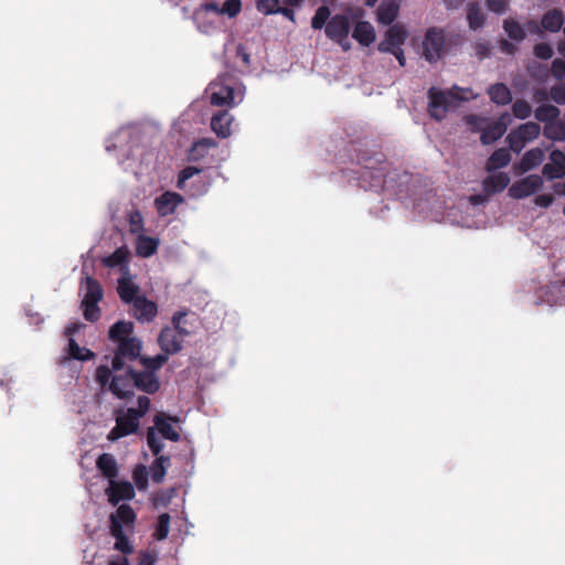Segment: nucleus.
Masks as SVG:
<instances>
[{
    "instance_id": "obj_31",
    "label": "nucleus",
    "mask_w": 565,
    "mask_h": 565,
    "mask_svg": "<svg viewBox=\"0 0 565 565\" xmlns=\"http://www.w3.org/2000/svg\"><path fill=\"white\" fill-rule=\"evenodd\" d=\"M564 23L562 10L553 9L543 14L541 24L548 32H557Z\"/></svg>"
},
{
    "instance_id": "obj_44",
    "label": "nucleus",
    "mask_w": 565,
    "mask_h": 565,
    "mask_svg": "<svg viewBox=\"0 0 565 565\" xmlns=\"http://www.w3.org/2000/svg\"><path fill=\"white\" fill-rule=\"evenodd\" d=\"M330 14V9L327 6L319 7L311 19V28L315 30H321L323 26L326 28L331 18Z\"/></svg>"
},
{
    "instance_id": "obj_32",
    "label": "nucleus",
    "mask_w": 565,
    "mask_h": 565,
    "mask_svg": "<svg viewBox=\"0 0 565 565\" xmlns=\"http://www.w3.org/2000/svg\"><path fill=\"white\" fill-rule=\"evenodd\" d=\"M543 160L544 151L540 148H533L523 154L519 163L520 170L522 172H527L541 164Z\"/></svg>"
},
{
    "instance_id": "obj_49",
    "label": "nucleus",
    "mask_w": 565,
    "mask_h": 565,
    "mask_svg": "<svg viewBox=\"0 0 565 565\" xmlns=\"http://www.w3.org/2000/svg\"><path fill=\"white\" fill-rule=\"evenodd\" d=\"M544 135L548 139L562 141L565 139V128L561 122L546 124Z\"/></svg>"
},
{
    "instance_id": "obj_56",
    "label": "nucleus",
    "mask_w": 565,
    "mask_h": 565,
    "mask_svg": "<svg viewBox=\"0 0 565 565\" xmlns=\"http://www.w3.org/2000/svg\"><path fill=\"white\" fill-rule=\"evenodd\" d=\"M113 367H108L106 365H99L96 369V380L102 385L105 386L107 383H110L114 374H113Z\"/></svg>"
},
{
    "instance_id": "obj_13",
    "label": "nucleus",
    "mask_w": 565,
    "mask_h": 565,
    "mask_svg": "<svg viewBox=\"0 0 565 565\" xmlns=\"http://www.w3.org/2000/svg\"><path fill=\"white\" fill-rule=\"evenodd\" d=\"M108 501L111 505H117L122 500H131L135 497V489L128 481H109V487L106 489Z\"/></svg>"
},
{
    "instance_id": "obj_20",
    "label": "nucleus",
    "mask_w": 565,
    "mask_h": 565,
    "mask_svg": "<svg viewBox=\"0 0 565 565\" xmlns=\"http://www.w3.org/2000/svg\"><path fill=\"white\" fill-rule=\"evenodd\" d=\"M509 183L510 178L505 172H497L484 178L482 188L487 195H493L502 192Z\"/></svg>"
},
{
    "instance_id": "obj_62",
    "label": "nucleus",
    "mask_w": 565,
    "mask_h": 565,
    "mask_svg": "<svg viewBox=\"0 0 565 565\" xmlns=\"http://www.w3.org/2000/svg\"><path fill=\"white\" fill-rule=\"evenodd\" d=\"M535 204L542 207H548L553 201L554 198L552 194H540L535 198Z\"/></svg>"
},
{
    "instance_id": "obj_46",
    "label": "nucleus",
    "mask_w": 565,
    "mask_h": 565,
    "mask_svg": "<svg viewBox=\"0 0 565 565\" xmlns=\"http://www.w3.org/2000/svg\"><path fill=\"white\" fill-rule=\"evenodd\" d=\"M505 141L508 142L509 148L516 153H520L529 142L525 137L519 132L518 129L511 130V132L507 136Z\"/></svg>"
},
{
    "instance_id": "obj_45",
    "label": "nucleus",
    "mask_w": 565,
    "mask_h": 565,
    "mask_svg": "<svg viewBox=\"0 0 565 565\" xmlns=\"http://www.w3.org/2000/svg\"><path fill=\"white\" fill-rule=\"evenodd\" d=\"M505 141L508 142L509 148L516 153H520L529 142L525 137L519 132L518 129L511 130V132L507 136Z\"/></svg>"
},
{
    "instance_id": "obj_22",
    "label": "nucleus",
    "mask_w": 565,
    "mask_h": 565,
    "mask_svg": "<svg viewBox=\"0 0 565 565\" xmlns=\"http://www.w3.org/2000/svg\"><path fill=\"white\" fill-rule=\"evenodd\" d=\"M487 94L492 103L498 106H505L512 102V93L503 83H495L488 87Z\"/></svg>"
},
{
    "instance_id": "obj_3",
    "label": "nucleus",
    "mask_w": 565,
    "mask_h": 565,
    "mask_svg": "<svg viewBox=\"0 0 565 565\" xmlns=\"http://www.w3.org/2000/svg\"><path fill=\"white\" fill-rule=\"evenodd\" d=\"M461 92L463 89L457 85L449 90L430 87L427 93L429 116L438 121L443 120L450 108H455L459 102L467 99L460 95Z\"/></svg>"
},
{
    "instance_id": "obj_43",
    "label": "nucleus",
    "mask_w": 565,
    "mask_h": 565,
    "mask_svg": "<svg viewBox=\"0 0 565 565\" xmlns=\"http://www.w3.org/2000/svg\"><path fill=\"white\" fill-rule=\"evenodd\" d=\"M170 521L171 518L168 513H161L158 516V521L153 533V537L157 541H163L164 539H167L170 530Z\"/></svg>"
},
{
    "instance_id": "obj_37",
    "label": "nucleus",
    "mask_w": 565,
    "mask_h": 565,
    "mask_svg": "<svg viewBox=\"0 0 565 565\" xmlns=\"http://www.w3.org/2000/svg\"><path fill=\"white\" fill-rule=\"evenodd\" d=\"M103 298L102 285L93 277L85 279V295L82 301L99 302Z\"/></svg>"
},
{
    "instance_id": "obj_18",
    "label": "nucleus",
    "mask_w": 565,
    "mask_h": 565,
    "mask_svg": "<svg viewBox=\"0 0 565 565\" xmlns=\"http://www.w3.org/2000/svg\"><path fill=\"white\" fill-rule=\"evenodd\" d=\"M170 422H179L178 417L167 416L164 413H159L153 417L154 429L162 435L163 438L171 441H179L180 434L172 427Z\"/></svg>"
},
{
    "instance_id": "obj_57",
    "label": "nucleus",
    "mask_w": 565,
    "mask_h": 565,
    "mask_svg": "<svg viewBox=\"0 0 565 565\" xmlns=\"http://www.w3.org/2000/svg\"><path fill=\"white\" fill-rule=\"evenodd\" d=\"M467 125H469L472 131H481L484 128L488 119L478 115H468L465 117Z\"/></svg>"
},
{
    "instance_id": "obj_51",
    "label": "nucleus",
    "mask_w": 565,
    "mask_h": 565,
    "mask_svg": "<svg viewBox=\"0 0 565 565\" xmlns=\"http://www.w3.org/2000/svg\"><path fill=\"white\" fill-rule=\"evenodd\" d=\"M84 318L89 322H95L100 318L98 302L82 301Z\"/></svg>"
},
{
    "instance_id": "obj_34",
    "label": "nucleus",
    "mask_w": 565,
    "mask_h": 565,
    "mask_svg": "<svg viewBox=\"0 0 565 565\" xmlns=\"http://www.w3.org/2000/svg\"><path fill=\"white\" fill-rule=\"evenodd\" d=\"M158 245L157 238L139 235L136 242V254L143 258L150 257L157 252Z\"/></svg>"
},
{
    "instance_id": "obj_15",
    "label": "nucleus",
    "mask_w": 565,
    "mask_h": 565,
    "mask_svg": "<svg viewBox=\"0 0 565 565\" xmlns=\"http://www.w3.org/2000/svg\"><path fill=\"white\" fill-rule=\"evenodd\" d=\"M134 385L135 388L146 394H154L160 388V381L153 372L136 371L134 369Z\"/></svg>"
},
{
    "instance_id": "obj_30",
    "label": "nucleus",
    "mask_w": 565,
    "mask_h": 565,
    "mask_svg": "<svg viewBox=\"0 0 565 565\" xmlns=\"http://www.w3.org/2000/svg\"><path fill=\"white\" fill-rule=\"evenodd\" d=\"M511 161V154L508 149H497L487 160L486 170L488 172L507 167Z\"/></svg>"
},
{
    "instance_id": "obj_24",
    "label": "nucleus",
    "mask_w": 565,
    "mask_h": 565,
    "mask_svg": "<svg viewBox=\"0 0 565 565\" xmlns=\"http://www.w3.org/2000/svg\"><path fill=\"white\" fill-rule=\"evenodd\" d=\"M352 38L362 46L371 45L375 40L373 25L367 21H359L352 31Z\"/></svg>"
},
{
    "instance_id": "obj_36",
    "label": "nucleus",
    "mask_w": 565,
    "mask_h": 565,
    "mask_svg": "<svg viewBox=\"0 0 565 565\" xmlns=\"http://www.w3.org/2000/svg\"><path fill=\"white\" fill-rule=\"evenodd\" d=\"M170 465V457L158 456L150 465L149 473L154 483H161L164 479L167 467Z\"/></svg>"
},
{
    "instance_id": "obj_39",
    "label": "nucleus",
    "mask_w": 565,
    "mask_h": 565,
    "mask_svg": "<svg viewBox=\"0 0 565 565\" xmlns=\"http://www.w3.org/2000/svg\"><path fill=\"white\" fill-rule=\"evenodd\" d=\"M561 111L559 109L550 104H543L539 106L535 111L534 116L539 121L551 124L554 122V120L559 116Z\"/></svg>"
},
{
    "instance_id": "obj_64",
    "label": "nucleus",
    "mask_w": 565,
    "mask_h": 565,
    "mask_svg": "<svg viewBox=\"0 0 565 565\" xmlns=\"http://www.w3.org/2000/svg\"><path fill=\"white\" fill-rule=\"evenodd\" d=\"M533 99L536 103H544L548 99V93L545 89L539 88L534 92Z\"/></svg>"
},
{
    "instance_id": "obj_26",
    "label": "nucleus",
    "mask_w": 565,
    "mask_h": 565,
    "mask_svg": "<svg viewBox=\"0 0 565 565\" xmlns=\"http://www.w3.org/2000/svg\"><path fill=\"white\" fill-rule=\"evenodd\" d=\"M109 532L115 539L114 548L116 551L121 552L125 555H129L134 552V546L120 524L114 522V526H109Z\"/></svg>"
},
{
    "instance_id": "obj_19",
    "label": "nucleus",
    "mask_w": 565,
    "mask_h": 565,
    "mask_svg": "<svg viewBox=\"0 0 565 565\" xmlns=\"http://www.w3.org/2000/svg\"><path fill=\"white\" fill-rule=\"evenodd\" d=\"M233 116L227 110H220L211 118V129L220 138H227L231 135Z\"/></svg>"
},
{
    "instance_id": "obj_35",
    "label": "nucleus",
    "mask_w": 565,
    "mask_h": 565,
    "mask_svg": "<svg viewBox=\"0 0 565 565\" xmlns=\"http://www.w3.org/2000/svg\"><path fill=\"white\" fill-rule=\"evenodd\" d=\"M467 21L471 30H479L483 28L486 17L478 2H471L467 7Z\"/></svg>"
},
{
    "instance_id": "obj_59",
    "label": "nucleus",
    "mask_w": 565,
    "mask_h": 565,
    "mask_svg": "<svg viewBox=\"0 0 565 565\" xmlns=\"http://www.w3.org/2000/svg\"><path fill=\"white\" fill-rule=\"evenodd\" d=\"M552 74L555 78L562 79L565 77V61L555 58L551 66Z\"/></svg>"
},
{
    "instance_id": "obj_40",
    "label": "nucleus",
    "mask_w": 565,
    "mask_h": 565,
    "mask_svg": "<svg viewBox=\"0 0 565 565\" xmlns=\"http://www.w3.org/2000/svg\"><path fill=\"white\" fill-rule=\"evenodd\" d=\"M168 355L166 353L157 354L156 356H140L139 363L145 367L146 372L156 373L160 370L163 364L168 361Z\"/></svg>"
},
{
    "instance_id": "obj_28",
    "label": "nucleus",
    "mask_w": 565,
    "mask_h": 565,
    "mask_svg": "<svg viewBox=\"0 0 565 565\" xmlns=\"http://www.w3.org/2000/svg\"><path fill=\"white\" fill-rule=\"evenodd\" d=\"M118 295L124 302L132 303L138 295L139 288L136 284H134L130 278L122 277L118 279L117 287Z\"/></svg>"
},
{
    "instance_id": "obj_29",
    "label": "nucleus",
    "mask_w": 565,
    "mask_h": 565,
    "mask_svg": "<svg viewBox=\"0 0 565 565\" xmlns=\"http://www.w3.org/2000/svg\"><path fill=\"white\" fill-rule=\"evenodd\" d=\"M135 521H136V513H135L134 509L130 505L124 503L117 508L115 513L110 514V518H109L110 525L109 526H114V522L117 524H120L121 526H122V524L131 525L135 523Z\"/></svg>"
},
{
    "instance_id": "obj_47",
    "label": "nucleus",
    "mask_w": 565,
    "mask_h": 565,
    "mask_svg": "<svg viewBox=\"0 0 565 565\" xmlns=\"http://www.w3.org/2000/svg\"><path fill=\"white\" fill-rule=\"evenodd\" d=\"M519 132L525 137V139L530 142L535 140L541 132V127L539 124L533 121H527L525 124L520 125L518 128Z\"/></svg>"
},
{
    "instance_id": "obj_54",
    "label": "nucleus",
    "mask_w": 565,
    "mask_h": 565,
    "mask_svg": "<svg viewBox=\"0 0 565 565\" xmlns=\"http://www.w3.org/2000/svg\"><path fill=\"white\" fill-rule=\"evenodd\" d=\"M147 444L154 456H158L163 448V444L157 437L153 427H149L147 430Z\"/></svg>"
},
{
    "instance_id": "obj_9",
    "label": "nucleus",
    "mask_w": 565,
    "mask_h": 565,
    "mask_svg": "<svg viewBox=\"0 0 565 565\" xmlns=\"http://www.w3.org/2000/svg\"><path fill=\"white\" fill-rule=\"evenodd\" d=\"M108 390L119 399H129L131 398L134 393V369L131 366H127V370L124 374H118L115 372Z\"/></svg>"
},
{
    "instance_id": "obj_55",
    "label": "nucleus",
    "mask_w": 565,
    "mask_h": 565,
    "mask_svg": "<svg viewBox=\"0 0 565 565\" xmlns=\"http://www.w3.org/2000/svg\"><path fill=\"white\" fill-rule=\"evenodd\" d=\"M201 172V169L196 168V167H193V166H188L185 167L184 169H182L180 172H179V175H178V188L179 189H183L184 188V183L185 181H188L189 179H191L194 174H198Z\"/></svg>"
},
{
    "instance_id": "obj_52",
    "label": "nucleus",
    "mask_w": 565,
    "mask_h": 565,
    "mask_svg": "<svg viewBox=\"0 0 565 565\" xmlns=\"http://www.w3.org/2000/svg\"><path fill=\"white\" fill-rule=\"evenodd\" d=\"M242 10L241 0H226L221 6L220 15H227L228 18L236 17Z\"/></svg>"
},
{
    "instance_id": "obj_48",
    "label": "nucleus",
    "mask_w": 565,
    "mask_h": 565,
    "mask_svg": "<svg viewBox=\"0 0 565 565\" xmlns=\"http://www.w3.org/2000/svg\"><path fill=\"white\" fill-rule=\"evenodd\" d=\"M149 472L143 465H137L132 471V479L139 490H145L148 487Z\"/></svg>"
},
{
    "instance_id": "obj_50",
    "label": "nucleus",
    "mask_w": 565,
    "mask_h": 565,
    "mask_svg": "<svg viewBox=\"0 0 565 565\" xmlns=\"http://www.w3.org/2000/svg\"><path fill=\"white\" fill-rule=\"evenodd\" d=\"M512 113L518 119H526L532 114V107L525 99H516L512 105Z\"/></svg>"
},
{
    "instance_id": "obj_10",
    "label": "nucleus",
    "mask_w": 565,
    "mask_h": 565,
    "mask_svg": "<svg viewBox=\"0 0 565 565\" xmlns=\"http://www.w3.org/2000/svg\"><path fill=\"white\" fill-rule=\"evenodd\" d=\"M543 185V180L537 174H530L520 181L514 182L509 188V195L513 199L520 200L524 199L533 193H535L537 190H540Z\"/></svg>"
},
{
    "instance_id": "obj_25",
    "label": "nucleus",
    "mask_w": 565,
    "mask_h": 565,
    "mask_svg": "<svg viewBox=\"0 0 565 565\" xmlns=\"http://www.w3.org/2000/svg\"><path fill=\"white\" fill-rule=\"evenodd\" d=\"M134 332V323L129 321H117L114 323L108 332V338L110 341L119 344L122 341L130 340Z\"/></svg>"
},
{
    "instance_id": "obj_4",
    "label": "nucleus",
    "mask_w": 565,
    "mask_h": 565,
    "mask_svg": "<svg viewBox=\"0 0 565 565\" xmlns=\"http://www.w3.org/2000/svg\"><path fill=\"white\" fill-rule=\"evenodd\" d=\"M186 316V312L178 311L172 317V326L161 329L158 343L163 353L168 356L181 351L184 337L190 332L181 327V320Z\"/></svg>"
},
{
    "instance_id": "obj_53",
    "label": "nucleus",
    "mask_w": 565,
    "mask_h": 565,
    "mask_svg": "<svg viewBox=\"0 0 565 565\" xmlns=\"http://www.w3.org/2000/svg\"><path fill=\"white\" fill-rule=\"evenodd\" d=\"M279 6L280 0H256L257 10L265 15L276 14Z\"/></svg>"
},
{
    "instance_id": "obj_5",
    "label": "nucleus",
    "mask_w": 565,
    "mask_h": 565,
    "mask_svg": "<svg viewBox=\"0 0 565 565\" xmlns=\"http://www.w3.org/2000/svg\"><path fill=\"white\" fill-rule=\"evenodd\" d=\"M141 350L142 342L138 338H131L130 340L117 344L111 360L114 372H119L125 369V366H129L128 363L130 362L139 361Z\"/></svg>"
},
{
    "instance_id": "obj_41",
    "label": "nucleus",
    "mask_w": 565,
    "mask_h": 565,
    "mask_svg": "<svg viewBox=\"0 0 565 565\" xmlns=\"http://www.w3.org/2000/svg\"><path fill=\"white\" fill-rule=\"evenodd\" d=\"M503 29L511 40L521 42L526 36L521 24L513 19H505L503 21Z\"/></svg>"
},
{
    "instance_id": "obj_12",
    "label": "nucleus",
    "mask_w": 565,
    "mask_h": 565,
    "mask_svg": "<svg viewBox=\"0 0 565 565\" xmlns=\"http://www.w3.org/2000/svg\"><path fill=\"white\" fill-rule=\"evenodd\" d=\"M509 114L504 113L495 121L486 124L482 129L480 141L482 145H491L500 139L507 131Z\"/></svg>"
},
{
    "instance_id": "obj_61",
    "label": "nucleus",
    "mask_w": 565,
    "mask_h": 565,
    "mask_svg": "<svg viewBox=\"0 0 565 565\" xmlns=\"http://www.w3.org/2000/svg\"><path fill=\"white\" fill-rule=\"evenodd\" d=\"M487 7L494 13H503L505 11L508 0H487Z\"/></svg>"
},
{
    "instance_id": "obj_23",
    "label": "nucleus",
    "mask_w": 565,
    "mask_h": 565,
    "mask_svg": "<svg viewBox=\"0 0 565 565\" xmlns=\"http://www.w3.org/2000/svg\"><path fill=\"white\" fill-rule=\"evenodd\" d=\"M96 467L109 481L118 477V466L111 454L104 452L99 455L96 460Z\"/></svg>"
},
{
    "instance_id": "obj_60",
    "label": "nucleus",
    "mask_w": 565,
    "mask_h": 565,
    "mask_svg": "<svg viewBox=\"0 0 565 565\" xmlns=\"http://www.w3.org/2000/svg\"><path fill=\"white\" fill-rule=\"evenodd\" d=\"M550 96L555 103H557L559 105H564L565 104V87L553 86L551 88Z\"/></svg>"
},
{
    "instance_id": "obj_8",
    "label": "nucleus",
    "mask_w": 565,
    "mask_h": 565,
    "mask_svg": "<svg viewBox=\"0 0 565 565\" xmlns=\"http://www.w3.org/2000/svg\"><path fill=\"white\" fill-rule=\"evenodd\" d=\"M446 47V36L443 30L430 28L427 30L424 41V56L428 62L438 61Z\"/></svg>"
},
{
    "instance_id": "obj_7",
    "label": "nucleus",
    "mask_w": 565,
    "mask_h": 565,
    "mask_svg": "<svg viewBox=\"0 0 565 565\" xmlns=\"http://www.w3.org/2000/svg\"><path fill=\"white\" fill-rule=\"evenodd\" d=\"M350 30L351 23L349 17L338 13L330 18L326 25L324 33L328 39L338 43L343 51H349L351 49L349 41Z\"/></svg>"
},
{
    "instance_id": "obj_6",
    "label": "nucleus",
    "mask_w": 565,
    "mask_h": 565,
    "mask_svg": "<svg viewBox=\"0 0 565 565\" xmlns=\"http://www.w3.org/2000/svg\"><path fill=\"white\" fill-rule=\"evenodd\" d=\"M210 102L213 106L234 105V78L231 75L218 76L210 86Z\"/></svg>"
},
{
    "instance_id": "obj_27",
    "label": "nucleus",
    "mask_w": 565,
    "mask_h": 565,
    "mask_svg": "<svg viewBox=\"0 0 565 565\" xmlns=\"http://www.w3.org/2000/svg\"><path fill=\"white\" fill-rule=\"evenodd\" d=\"M221 7L216 2H205L201 4V7L195 10L193 14V20L198 25V29L203 33H209L212 29L211 24H204L203 19L207 12H214L220 15Z\"/></svg>"
},
{
    "instance_id": "obj_21",
    "label": "nucleus",
    "mask_w": 565,
    "mask_h": 565,
    "mask_svg": "<svg viewBox=\"0 0 565 565\" xmlns=\"http://www.w3.org/2000/svg\"><path fill=\"white\" fill-rule=\"evenodd\" d=\"M401 0H383L377 9V21L390 25L398 15Z\"/></svg>"
},
{
    "instance_id": "obj_33",
    "label": "nucleus",
    "mask_w": 565,
    "mask_h": 565,
    "mask_svg": "<svg viewBox=\"0 0 565 565\" xmlns=\"http://www.w3.org/2000/svg\"><path fill=\"white\" fill-rule=\"evenodd\" d=\"M128 258H129V250L127 249V247L121 246V247H118L113 254L105 257L103 259V264L109 268L120 267L121 270L125 269L127 271L128 270V268H127Z\"/></svg>"
},
{
    "instance_id": "obj_38",
    "label": "nucleus",
    "mask_w": 565,
    "mask_h": 565,
    "mask_svg": "<svg viewBox=\"0 0 565 565\" xmlns=\"http://www.w3.org/2000/svg\"><path fill=\"white\" fill-rule=\"evenodd\" d=\"M157 562V554L151 551H140L138 555L137 565H154ZM107 565H129L127 557H119L108 561Z\"/></svg>"
},
{
    "instance_id": "obj_42",
    "label": "nucleus",
    "mask_w": 565,
    "mask_h": 565,
    "mask_svg": "<svg viewBox=\"0 0 565 565\" xmlns=\"http://www.w3.org/2000/svg\"><path fill=\"white\" fill-rule=\"evenodd\" d=\"M68 354L72 359L78 361H88L95 356L89 349L81 348L73 338L68 341Z\"/></svg>"
},
{
    "instance_id": "obj_1",
    "label": "nucleus",
    "mask_w": 565,
    "mask_h": 565,
    "mask_svg": "<svg viewBox=\"0 0 565 565\" xmlns=\"http://www.w3.org/2000/svg\"><path fill=\"white\" fill-rule=\"evenodd\" d=\"M150 408V399L147 396L138 397V408L129 407L126 413L116 417V425L108 434L111 441L137 433L139 429V419L143 417Z\"/></svg>"
},
{
    "instance_id": "obj_16",
    "label": "nucleus",
    "mask_w": 565,
    "mask_h": 565,
    "mask_svg": "<svg viewBox=\"0 0 565 565\" xmlns=\"http://www.w3.org/2000/svg\"><path fill=\"white\" fill-rule=\"evenodd\" d=\"M183 196L179 193L167 191L154 200L157 212L161 216H168L175 212Z\"/></svg>"
},
{
    "instance_id": "obj_14",
    "label": "nucleus",
    "mask_w": 565,
    "mask_h": 565,
    "mask_svg": "<svg viewBox=\"0 0 565 565\" xmlns=\"http://www.w3.org/2000/svg\"><path fill=\"white\" fill-rule=\"evenodd\" d=\"M158 313L156 302L147 299L145 296L137 297L132 302V316L142 322L152 321Z\"/></svg>"
},
{
    "instance_id": "obj_2",
    "label": "nucleus",
    "mask_w": 565,
    "mask_h": 565,
    "mask_svg": "<svg viewBox=\"0 0 565 565\" xmlns=\"http://www.w3.org/2000/svg\"><path fill=\"white\" fill-rule=\"evenodd\" d=\"M361 166L359 173L360 185L364 189H380L385 184L386 167L383 153L361 156L358 159Z\"/></svg>"
},
{
    "instance_id": "obj_17",
    "label": "nucleus",
    "mask_w": 565,
    "mask_h": 565,
    "mask_svg": "<svg viewBox=\"0 0 565 565\" xmlns=\"http://www.w3.org/2000/svg\"><path fill=\"white\" fill-rule=\"evenodd\" d=\"M543 174L547 179H559L565 177V154L561 150H553L550 154V162L543 167Z\"/></svg>"
},
{
    "instance_id": "obj_58",
    "label": "nucleus",
    "mask_w": 565,
    "mask_h": 565,
    "mask_svg": "<svg viewBox=\"0 0 565 565\" xmlns=\"http://www.w3.org/2000/svg\"><path fill=\"white\" fill-rule=\"evenodd\" d=\"M534 55L541 60H548L553 56V49L547 43H539L534 46Z\"/></svg>"
},
{
    "instance_id": "obj_11",
    "label": "nucleus",
    "mask_w": 565,
    "mask_h": 565,
    "mask_svg": "<svg viewBox=\"0 0 565 565\" xmlns=\"http://www.w3.org/2000/svg\"><path fill=\"white\" fill-rule=\"evenodd\" d=\"M406 39V30L401 24H394L386 31L385 38L379 43L377 50L382 53L393 52L401 49Z\"/></svg>"
},
{
    "instance_id": "obj_63",
    "label": "nucleus",
    "mask_w": 565,
    "mask_h": 565,
    "mask_svg": "<svg viewBox=\"0 0 565 565\" xmlns=\"http://www.w3.org/2000/svg\"><path fill=\"white\" fill-rule=\"evenodd\" d=\"M277 13L282 14L285 18L289 19L290 21H295V11L292 8L285 4V7L279 6L277 9Z\"/></svg>"
}]
</instances>
